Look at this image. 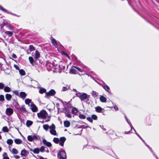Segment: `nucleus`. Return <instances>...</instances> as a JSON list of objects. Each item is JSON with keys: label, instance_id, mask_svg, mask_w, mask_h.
Instances as JSON below:
<instances>
[{"label": "nucleus", "instance_id": "f257e3e1", "mask_svg": "<svg viewBox=\"0 0 159 159\" xmlns=\"http://www.w3.org/2000/svg\"><path fill=\"white\" fill-rule=\"evenodd\" d=\"M38 117L40 119H45L46 122H48L50 120L51 116H48L47 111L44 110H42L37 114Z\"/></svg>", "mask_w": 159, "mask_h": 159}, {"label": "nucleus", "instance_id": "f03ea898", "mask_svg": "<svg viewBox=\"0 0 159 159\" xmlns=\"http://www.w3.org/2000/svg\"><path fill=\"white\" fill-rule=\"evenodd\" d=\"M76 95L81 101H84L88 97V95L86 93H84L77 92L76 93Z\"/></svg>", "mask_w": 159, "mask_h": 159}, {"label": "nucleus", "instance_id": "7ed1b4c3", "mask_svg": "<svg viewBox=\"0 0 159 159\" xmlns=\"http://www.w3.org/2000/svg\"><path fill=\"white\" fill-rule=\"evenodd\" d=\"M66 140V138L65 137H62L59 139L57 138H54L53 139V142L56 143H57L60 142L59 145L61 146H63L64 145V143Z\"/></svg>", "mask_w": 159, "mask_h": 159}, {"label": "nucleus", "instance_id": "20e7f679", "mask_svg": "<svg viewBox=\"0 0 159 159\" xmlns=\"http://www.w3.org/2000/svg\"><path fill=\"white\" fill-rule=\"evenodd\" d=\"M59 159H66V152L63 150H60L58 154Z\"/></svg>", "mask_w": 159, "mask_h": 159}, {"label": "nucleus", "instance_id": "39448f33", "mask_svg": "<svg viewBox=\"0 0 159 159\" xmlns=\"http://www.w3.org/2000/svg\"><path fill=\"white\" fill-rule=\"evenodd\" d=\"M55 126L53 124H52V125L49 127L50 132L52 134L54 135H56L57 132L55 130Z\"/></svg>", "mask_w": 159, "mask_h": 159}, {"label": "nucleus", "instance_id": "423d86ee", "mask_svg": "<svg viewBox=\"0 0 159 159\" xmlns=\"http://www.w3.org/2000/svg\"><path fill=\"white\" fill-rule=\"evenodd\" d=\"M33 83L34 84L37 85V86H38L37 87H39L40 89L39 92L40 93L43 94V93H45L46 92V90L45 89H44L43 88L40 87L39 86V84L37 81H33Z\"/></svg>", "mask_w": 159, "mask_h": 159}, {"label": "nucleus", "instance_id": "0eeeda50", "mask_svg": "<svg viewBox=\"0 0 159 159\" xmlns=\"http://www.w3.org/2000/svg\"><path fill=\"white\" fill-rule=\"evenodd\" d=\"M98 119L97 116L95 114H93L91 115V117H88L87 120L91 123H92L93 121V119L96 120Z\"/></svg>", "mask_w": 159, "mask_h": 159}, {"label": "nucleus", "instance_id": "6e6552de", "mask_svg": "<svg viewBox=\"0 0 159 159\" xmlns=\"http://www.w3.org/2000/svg\"><path fill=\"white\" fill-rule=\"evenodd\" d=\"M125 119H126V121L127 122V123H128V124H129V125L130 126V127H131V129H134V132H135V134H136L141 139H142V138H141V137H140V136L136 132L135 130L134 129V128L133 127H132V125H131V124L130 122V121H129V120H128L126 116H125Z\"/></svg>", "mask_w": 159, "mask_h": 159}, {"label": "nucleus", "instance_id": "1a4fd4ad", "mask_svg": "<svg viewBox=\"0 0 159 159\" xmlns=\"http://www.w3.org/2000/svg\"><path fill=\"white\" fill-rule=\"evenodd\" d=\"M30 108L33 112H36L38 111V107L33 103H31L30 106Z\"/></svg>", "mask_w": 159, "mask_h": 159}, {"label": "nucleus", "instance_id": "9d476101", "mask_svg": "<svg viewBox=\"0 0 159 159\" xmlns=\"http://www.w3.org/2000/svg\"><path fill=\"white\" fill-rule=\"evenodd\" d=\"M6 114L8 116L11 115L13 113V110L10 108H7L6 111Z\"/></svg>", "mask_w": 159, "mask_h": 159}, {"label": "nucleus", "instance_id": "9b49d317", "mask_svg": "<svg viewBox=\"0 0 159 159\" xmlns=\"http://www.w3.org/2000/svg\"><path fill=\"white\" fill-rule=\"evenodd\" d=\"M95 109L96 111L98 112L102 113L104 111V109L99 106L95 107Z\"/></svg>", "mask_w": 159, "mask_h": 159}, {"label": "nucleus", "instance_id": "f8f14e48", "mask_svg": "<svg viewBox=\"0 0 159 159\" xmlns=\"http://www.w3.org/2000/svg\"><path fill=\"white\" fill-rule=\"evenodd\" d=\"M43 144L47 146L48 147H51L52 146V144L50 142H48L45 139L43 140Z\"/></svg>", "mask_w": 159, "mask_h": 159}, {"label": "nucleus", "instance_id": "ddd939ff", "mask_svg": "<svg viewBox=\"0 0 159 159\" xmlns=\"http://www.w3.org/2000/svg\"><path fill=\"white\" fill-rule=\"evenodd\" d=\"M101 85L107 91L109 92L110 90L109 87L104 82H102Z\"/></svg>", "mask_w": 159, "mask_h": 159}, {"label": "nucleus", "instance_id": "4468645a", "mask_svg": "<svg viewBox=\"0 0 159 159\" xmlns=\"http://www.w3.org/2000/svg\"><path fill=\"white\" fill-rule=\"evenodd\" d=\"M55 93V92L53 89H52L49 92L46 93V95L48 96H52L54 95Z\"/></svg>", "mask_w": 159, "mask_h": 159}, {"label": "nucleus", "instance_id": "2eb2a0df", "mask_svg": "<svg viewBox=\"0 0 159 159\" xmlns=\"http://www.w3.org/2000/svg\"><path fill=\"white\" fill-rule=\"evenodd\" d=\"M30 150L35 154H38L40 152V149L38 148H36L34 149H30Z\"/></svg>", "mask_w": 159, "mask_h": 159}, {"label": "nucleus", "instance_id": "dca6fc26", "mask_svg": "<svg viewBox=\"0 0 159 159\" xmlns=\"http://www.w3.org/2000/svg\"><path fill=\"white\" fill-rule=\"evenodd\" d=\"M51 41L52 44L55 46L56 48H57V41L55 39L51 37Z\"/></svg>", "mask_w": 159, "mask_h": 159}, {"label": "nucleus", "instance_id": "f3484780", "mask_svg": "<svg viewBox=\"0 0 159 159\" xmlns=\"http://www.w3.org/2000/svg\"><path fill=\"white\" fill-rule=\"evenodd\" d=\"M40 54L39 52L38 51H36L35 54L34 58L37 60L40 57Z\"/></svg>", "mask_w": 159, "mask_h": 159}, {"label": "nucleus", "instance_id": "a211bd4d", "mask_svg": "<svg viewBox=\"0 0 159 159\" xmlns=\"http://www.w3.org/2000/svg\"><path fill=\"white\" fill-rule=\"evenodd\" d=\"M26 94L24 92H21L20 93V97L23 99H24L26 98Z\"/></svg>", "mask_w": 159, "mask_h": 159}, {"label": "nucleus", "instance_id": "6ab92c4d", "mask_svg": "<svg viewBox=\"0 0 159 159\" xmlns=\"http://www.w3.org/2000/svg\"><path fill=\"white\" fill-rule=\"evenodd\" d=\"M20 110L24 113H26L27 111L25 108L23 106L19 107Z\"/></svg>", "mask_w": 159, "mask_h": 159}, {"label": "nucleus", "instance_id": "aec40b11", "mask_svg": "<svg viewBox=\"0 0 159 159\" xmlns=\"http://www.w3.org/2000/svg\"><path fill=\"white\" fill-rule=\"evenodd\" d=\"M14 142L18 144H19L22 143V141L19 139H16L14 140Z\"/></svg>", "mask_w": 159, "mask_h": 159}, {"label": "nucleus", "instance_id": "412c9836", "mask_svg": "<svg viewBox=\"0 0 159 159\" xmlns=\"http://www.w3.org/2000/svg\"><path fill=\"white\" fill-rule=\"evenodd\" d=\"M100 100L102 102H106V98L102 96H100Z\"/></svg>", "mask_w": 159, "mask_h": 159}, {"label": "nucleus", "instance_id": "4be33fe9", "mask_svg": "<svg viewBox=\"0 0 159 159\" xmlns=\"http://www.w3.org/2000/svg\"><path fill=\"white\" fill-rule=\"evenodd\" d=\"M64 125L65 127H68L70 126V123L68 121H65L64 122Z\"/></svg>", "mask_w": 159, "mask_h": 159}, {"label": "nucleus", "instance_id": "5701e85b", "mask_svg": "<svg viewBox=\"0 0 159 159\" xmlns=\"http://www.w3.org/2000/svg\"><path fill=\"white\" fill-rule=\"evenodd\" d=\"M6 98L8 101H10L11 98V95L9 94H7L6 95Z\"/></svg>", "mask_w": 159, "mask_h": 159}, {"label": "nucleus", "instance_id": "b1692460", "mask_svg": "<svg viewBox=\"0 0 159 159\" xmlns=\"http://www.w3.org/2000/svg\"><path fill=\"white\" fill-rule=\"evenodd\" d=\"M31 102V100L29 98L26 99L25 100V103L26 104L28 105L29 106H30V105L29 104H30V103Z\"/></svg>", "mask_w": 159, "mask_h": 159}, {"label": "nucleus", "instance_id": "393cba45", "mask_svg": "<svg viewBox=\"0 0 159 159\" xmlns=\"http://www.w3.org/2000/svg\"><path fill=\"white\" fill-rule=\"evenodd\" d=\"M3 159H10L6 152H4L2 154Z\"/></svg>", "mask_w": 159, "mask_h": 159}, {"label": "nucleus", "instance_id": "a878e982", "mask_svg": "<svg viewBox=\"0 0 159 159\" xmlns=\"http://www.w3.org/2000/svg\"><path fill=\"white\" fill-rule=\"evenodd\" d=\"M27 154V152L25 150L23 149L21 152V155L22 156H25Z\"/></svg>", "mask_w": 159, "mask_h": 159}, {"label": "nucleus", "instance_id": "bb28decb", "mask_svg": "<svg viewBox=\"0 0 159 159\" xmlns=\"http://www.w3.org/2000/svg\"><path fill=\"white\" fill-rule=\"evenodd\" d=\"M4 90L5 92H9L10 91L11 89L9 87L5 86L4 88Z\"/></svg>", "mask_w": 159, "mask_h": 159}, {"label": "nucleus", "instance_id": "cd10ccee", "mask_svg": "<svg viewBox=\"0 0 159 159\" xmlns=\"http://www.w3.org/2000/svg\"><path fill=\"white\" fill-rule=\"evenodd\" d=\"M5 33L9 37H11L12 35V32L10 31H6L5 32Z\"/></svg>", "mask_w": 159, "mask_h": 159}, {"label": "nucleus", "instance_id": "c85d7f7f", "mask_svg": "<svg viewBox=\"0 0 159 159\" xmlns=\"http://www.w3.org/2000/svg\"><path fill=\"white\" fill-rule=\"evenodd\" d=\"M70 72L72 74H77V71L76 69L74 68H72L70 70Z\"/></svg>", "mask_w": 159, "mask_h": 159}, {"label": "nucleus", "instance_id": "c756f323", "mask_svg": "<svg viewBox=\"0 0 159 159\" xmlns=\"http://www.w3.org/2000/svg\"><path fill=\"white\" fill-rule=\"evenodd\" d=\"M49 127L48 125L46 124L45 125H44L43 126V128L46 131L48 130L49 128Z\"/></svg>", "mask_w": 159, "mask_h": 159}, {"label": "nucleus", "instance_id": "7c9ffc66", "mask_svg": "<svg viewBox=\"0 0 159 159\" xmlns=\"http://www.w3.org/2000/svg\"><path fill=\"white\" fill-rule=\"evenodd\" d=\"M2 131L4 132H7L9 130L7 127L4 126L3 127Z\"/></svg>", "mask_w": 159, "mask_h": 159}, {"label": "nucleus", "instance_id": "2f4dec72", "mask_svg": "<svg viewBox=\"0 0 159 159\" xmlns=\"http://www.w3.org/2000/svg\"><path fill=\"white\" fill-rule=\"evenodd\" d=\"M20 74L22 75H25V72L22 69L20 70H19Z\"/></svg>", "mask_w": 159, "mask_h": 159}, {"label": "nucleus", "instance_id": "473e14b6", "mask_svg": "<svg viewBox=\"0 0 159 159\" xmlns=\"http://www.w3.org/2000/svg\"><path fill=\"white\" fill-rule=\"evenodd\" d=\"M33 123V122L30 120H27L26 122V125L28 126H29L31 125Z\"/></svg>", "mask_w": 159, "mask_h": 159}, {"label": "nucleus", "instance_id": "72a5a7b5", "mask_svg": "<svg viewBox=\"0 0 159 159\" xmlns=\"http://www.w3.org/2000/svg\"><path fill=\"white\" fill-rule=\"evenodd\" d=\"M13 141L11 139H8L7 141V143L9 145L12 144L13 143Z\"/></svg>", "mask_w": 159, "mask_h": 159}, {"label": "nucleus", "instance_id": "f704fd0d", "mask_svg": "<svg viewBox=\"0 0 159 159\" xmlns=\"http://www.w3.org/2000/svg\"><path fill=\"white\" fill-rule=\"evenodd\" d=\"M92 95L94 97H95L97 96L98 95V93L95 91H93L92 93Z\"/></svg>", "mask_w": 159, "mask_h": 159}, {"label": "nucleus", "instance_id": "c9c22d12", "mask_svg": "<svg viewBox=\"0 0 159 159\" xmlns=\"http://www.w3.org/2000/svg\"><path fill=\"white\" fill-rule=\"evenodd\" d=\"M11 152L12 153L15 154H16L18 152L17 150L15 148H13Z\"/></svg>", "mask_w": 159, "mask_h": 159}, {"label": "nucleus", "instance_id": "e433bc0d", "mask_svg": "<svg viewBox=\"0 0 159 159\" xmlns=\"http://www.w3.org/2000/svg\"><path fill=\"white\" fill-rule=\"evenodd\" d=\"M72 112L74 114H76L78 110L76 108L74 107L72 109Z\"/></svg>", "mask_w": 159, "mask_h": 159}, {"label": "nucleus", "instance_id": "4c0bfd02", "mask_svg": "<svg viewBox=\"0 0 159 159\" xmlns=\"http://www.w3.org/2000/svg\"><path fill=\"white\" fill-rule=\"evenodd\" d=\"M29 50L31 51H32L35 50V49L32 45H30L29 46Z\"/></svg>", "mask_w": 159, "mask_h": 159}, {"label": "nucleus", "instance_id": "58836bf2", "mask_svg": "<svg viewBox=\"0 0 159 159\" xmlns=\"http://www.w3.org/2000/svg\"><path fill=\"white\" fill-rule=\"evenodd\" d=\"M28 140L30 141H32L33 140L32 136L31 135H29L27 137Z\"/></svg>", "mask_w": 159, "mask_h": 159}, {"label": "nucleus", "instance_id": "ea45409f", "mask_svg": "<svg viewBox=\"0 0 159 159\" xmlns=\"http://www.w3.org/2000/svg\"><path fill=\"white\" fill-rule=\"evenodd\" d=\"M29 60L31 64H32L34 62V60L32 57H29Z\"/></svg>", "mask_w": 159, "mask_h": 159}, {"label": "nucleus", "instance_id": "a19ab883", "mask_svg": "<svg viewBox=\"0 0 159 159\" xmlns=\"http://www.w3.org/2000/svg\"><path fill=\"white\" fill-rule=\"evenodd\" d=\"M79 117L81 119H85L86 118L85 116L83 114H80L79 115Z\"/></svg>", "mask_w": 159, "mask_h": 159}, {"label": "nucleus", "instance_id": "79ce46f5", "mask_svg": "<svg viewBox=\"0 0 159 159\" xmlns=\"http://www.w3.org/2000/svg\"><path fill=\"white\" fill-rule=\"evenodd\" d=\"M4 100V96L2 95H0V101H2Z\"/></svg>", "mask_w": 159, "mask_h": 159}, {"label": "nucleus", "instance_id": "37998d69", "mask_svg": "<svg viewBox=\"0 0 159 159\" xmlns=\"http://www.w3.org/2000/svg\"><path fill=\"white\" fill-rule=\"evenodd\" d=\"M32 139H33V140H37L38 139V137L36 135H33V136H32Z\"/></svg>", "mask_w": 159, "mask_h": 159}, {"label": "nucleus", "instance_id": "c03bdc74", "mask_svg": "<svg viewBox=\"0 0 159 159\" xmlns=\"http://www.w3.org/2000/svg\"><path fill=\"white\" fill-rule=\"evenodd\" d=\"M44 147L42 146L40 149V151L41 152H43L44 151Z\"/></svg>", "mask_w": 159, "mask_h": 159}, {"label": "nucleus", "instance_id": "a18cd8bd", "mask_svg": "<svg viewBox=\"0 0 159 159\" xmlns=\"http://www.w3.org/2000/svg\"><path fill=\"white\" fill-rule=\"evenodd\" d=\"M0 9L2 11L4 12H6L7 10L5 9L3 7H2L1 6H0Z\"/></svg>", "mask_w": 159, "mask_h": 159}, {"label": "nucleus", "instance_id": "49530a36", "mask_svg": "<svg viewBox=\"0 0 159 159\" xmlns=\"http://www.w3.org/2000/svg\"><path fill=\"white\" fill-rule=\"evenodd\" d=\"M4 86V85L2 83H0V89H2Z\"/></svg>", "mask_w": 159, "mask_h": 159}, {"label": "nucleus", "instance_id": "de8ad7c7", "mask_svg": "<svg viewBox=\"0 0 159 159\" xmlns=\"http://www.w3.org/2000/svg\"><path fill=\"white\" fill-rule=\"evenodd\" d=\"M74 67L75 68H76V69H77L80 72H82V70L81 69H80V68H79V67H78L77 66H74Z\"/></svg>", "mask_w": 159, "mask_h": 159}, {"label": "nucleus", "instance_id": "09e8293b", "mask_svg": "<svg viewBox=\"0 0 159 159\" xmlns=\"http://www.w3.org/2000/svg\"><path fill=\"white\" fill-rule=\"evenodd\" d=\"M13 93L15 94L16 95H18L19 94V93H18V91L17 90H16V91H13Z\"/></svg>", "mask_w": 159, "mask_h": 159}, {"label": "nucleus", "instance_id": "8fccbe9b", "mask_svg": "<svg viewBox=\"0 0 159 159\" xmlns=\"http://www.w3.org/2000/svg\"><path fill=\"white\" fill-rule=\"evenodd\" d=\"M66 115L68 118H71V115L70 114H66Z\"/></svg>", "mask_w": 159, "mask_h": 159}, {"label": "nucleus", "instance_id": "3c124183", "mask_svg": "<svg viewBox=\"0 0 159 159\" xmlns=\"http://www.w3.org/2000/svg\"><path fill=\"white\" fill-rule=\"evenodd\" d=\"M14 67L17 70H19V66H17V65H14Z\"/></svg>", "mask_w": 159, "mask_h": 159}, {"label": "nucleus", "instance_id": "603ef678", "mask_svg": "<svg viewBox=\"0 0 159 159\" xmlns=\"http://www.w3.org/2000/svg\"><path fill=\"white\" fill-rule=\"evenodd\" d=\"M67 90V88L66 87H63V88H62V90L63 91H66V90Z\"/></svg>", "mask_w": 159, "mask_h": 159}, {"label": "nucleus", "instance_id": "864d4df0", "mask_svg": "<svg viewBox=\"0 0 159 159\" xmlns=\"http://www.w3.org/2000/svg\"><path fill=\"white\" fill-rule=\"evenodd\" d=\"M114 109L115 110V111H117L118 110V107L116 106H115L114 107Z\"/></svg>", "mask_w": 159, "mask_h": 159}, {"label": "nucleus", "instance_id": "5fc2aeb1", "mask_svg": "<svg viewBox=\"0 0 159 159\" xmlns=\"http://www.w3.org/2000/svg\"><path fill=\"white\" fill-rule=\"evenodd\" d=\"M14 157L16 159H17L20 158V157L18 155H15L14 156Z\"/></svg>", "mask_w": 159, "mask_h": 159}, {"label": "nucleus", "instance_id": "6e6d98bb", "mask_svg": "<svg viewBox=\"0 0 159 159\" xmlns=\"http://www.w3.org/2000/svg\"><path fill=\"white\" fill-rule=\"evenodd\" d=\"M63 54L64 55H65V56H66L67 57H68V58H69V56H68V55L67 54L65 53H64V52H63Z\"/></svg>", "mask_w": 159, "mask_h": 159}, {"label": "nucleus", "instance_id": "4d7b16f0", "mask_svg": "<svg viewBox=\"0 0 159 159\" xmlns=\"http://www.w3.org/2000/svg\"><path fill=\"white\" fill-rule=\"evenodd\" d=\"M8 28L10 30H12L13 29V28L11 26H8Z\"/></svg>", "mask_w": 159, "mask_h": 159}, {"label": "nucleus", "instance_id": "13d9d810", "mask_svg": "<svg viewBox=\"0 0 159 159\" xmlns=\"http://www.w3.org/2000/svg\"><path fill=\"white\" fill-rule=\"evenodd\" d=\"M39 159H47V158H44L42 157H39Z\"/></svg>", "mask_w": 159, "mask_h": 159}, {"label": "nucleus", "instance_id": "bf43d9fd", "mask_svg": "<svg viewBox=\"0 0 159 159\" xmlns=\"http://www.w3.org/2000/svg\"><path fill=\"white\" fill-rule=\"evenodd\" d=\"M12 57L14 58H16V55L15 54H13Z\"/></svg>", "mask_w": 159, "mask_h": 159}, {"label": "nucleus", "instance_id": "052dcab7", "mask_svg": "<svg viewBox=\"0 0 159 159\" xmlns=\"http://www.w3.org/2000/svg\"><path fill=\"white\" fill-rule=\"evenodd\" d=\"M147 146L148 147L149 149L152 152V150L151 149V148L149 147V146L148 145H147Z\"/></svg>", "mask_w": 159, "mask_h": 159}, {"label": "nucleus", "instance_id": "680f3d73", "mask_svg": "<svg viewBox=\"0 0 159 159\" xmlns=\"http://www.w3.org/2000/svg\"><path fill=\"white\" fill-rule=\"evenodd\" d=\"M10 13V14H11L12 15H14V16H17L16 15V14H14V13Z\"/></svg>", "mask_w": 159, "mask_h": 159}, {"label": "nucleus", "instance_id": "e2e57ef3", "mask_svg": "<svg viewBox=\"0 0 159 159\" xmlns=\"http://www.w3.org/2000/svg\"><path fill=\"white\" fill-rule=\"evenodd\" d=\"M130 133V131H129V132H125V134H129Z\"/></svg>", "mask_w": 159, "mask_h": 159}, {"label": "nucleus", "instance_id": "0e129e2a", "mask_svg": "<svg viewBox=\"0 0 159 159\" xmlns=\"http://www.w3.org/2000/svg\"><path fill=\"white\" fill-rule=\"evenodd\" d=\"M2 149V148L1 147H0V152L1 151Z\"/></svg>", "mask_w": 159, "mask_h": 159}, {"label": "nucleus", "instance_id": "69168bd1", "mask_svg": "<svg viewBox=\"0 0 159 159\" xmlns=\"http://www.w3.org/2000/svg\"><path fill=\"white\" fill-rule=\"evenodd\" d=\"M2 137L1 135H0V139H1Z\"/></svg>", "mask_w": 159, "mask_h": 159}, {"label": "nucleus", "instance_id": "338daca9", "mask_svg": "<svg viewBox=\"0 0 159 159\" xmlns=\"http://www.w3.org/2000/svg\"><path fill=\"white\" fill-rule=\"evenodd\" d=\"M49 111H50L51 110V109H49Z\"/></svg>", "mask_w": 159, "mask_h": 159}, {"label": "nucleus", "instance_id": "774afa93", "mask_svg": "<svg viewBox=\"0 0 159 159\" xmlns=\"http://www.w3.org/2000/svg\"><path fill=\"white\" fill-rule=\"evenodd\" d=\"M142 141H143V142H144V140H143V139H142Z\"/></svg>", "mask_w": 159, "mask_h": 159}]
</instances>
